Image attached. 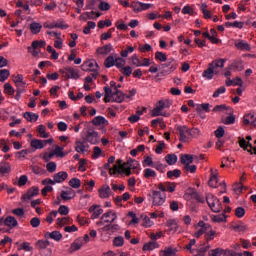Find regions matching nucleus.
<instances>
[{
    "mask_svg": "<svg viewBox=\"0 0 256 256\" xmlns=\"http://www.w3.org/2000/svg\"><path fill=\"white\" fill-rule=\"evenodd\" d=\"M239 146L241 147V149H244V151H248L250 155H253V151H254V155H256V147H253V144L249 142L247 143L245 138H239Z\"/></svg>",
    "mask_w": 256,
    "mask_h": 256,
    "instance_id": "1a4fd4ad",
    "label": "nucleus"
},
{
    "mask_svg": "<svg viewBox=\"0 0 256 256\" xmlns=\"http://www.w3.org/2000/svg\"><path fill=\"white\" fill-rule=\"evenodd\" d=\"M235 215L238 217V219H242V217H245V208L238 207L235 210Z\"/></svg>",
    "mask_w": 256,
    "mask_h": 256,
    "instance_id": "0e129e2a",
    "label": "nucleus"
},
{
    "mask_svg": "<svg viewBox=\"0 0 256 256\" xmlns=\"http://www.w3.org/2000/svg\"><path fill=\"white\" fill-rule=\"evenodd\" d=\"M120 73H122L124 77H131V74L133 73V68H131V66H125L120 69Z\"/></svg>",
    "mask_w": 256,
    "mask_h": 256,
    "instance_id": "8fccbe9b",
    "label": "nucleus"
},
{
    "mask_svg": "<svg viewBox=\"0 0 256 256\" xmlns=\"http://www.w3.org/2000/svg\"><path fill=\"white\" fill-rule=\"evenodd\" d=\"M218 182H219V180L217 179V174H215L213 169H211V177L208 181L209 187H213V188L217 187Z\"/></svg>",
    "mask_w": 256,
    "mask_h": 256,
    "instance_id": "f704fd0d",
    "label": "nucleus"
},
{
    "mask_svg": "<svg viewBox=\"0 0 256 256\" xmlns=\"http://www.w3.org/2000/svg\"><path fill=\"white\" fill-rule=\"evenodd\" d=\"M113 51V45L111 44H106L102 47L97 48L96 53L98 55H109Z\"/></svg>",
    "mask_w": 256,
    "mask_h": 256,
    "instance_id": "6ab92c4d",
    "label": "nucleus"
},
{
    "mask_svg": "<svg viewBox=\"0 0 256 256\" xmlns=\"http://www.w3.org/2000/svg\"><path fill=\"white\" fill-rule=\"evenodd\" d=\"M206 202L214 213H219L221 211V202L215 195L211 193L206 194Z\"/></svg>",
    "mask_w": 256,
    "mask_h": 256,
    "instance_id": "20e7f679",
    "label": "nucleus"
},
{
    "mask_svg": "<svg viewBox=\"0 0 256 256\" xmlns=\"http://www.w3.org/2000/svg\"><path fill=\"white\" fill-rule=\"evenodd\" d=\"M39 195V187L33 186L31 187L27 193L23 194L21 199L24 203H29L33 197H37Z\"/></svg>",
    "mask_w": 256,
    "mask_h": 256,
    "instance_id": "0eeeda50",
    "label": "nucleus"
},
{
    "mask_svg": "<svg viewBox=\"0 0 256 256\" xmlns=\"http://www.w3.org/2000/svg\"><path fill=\"white\" fill-rule=\"evenodd\" d=\"M216 231L211 229L209 232L205 234V239L209 243V241H213L215 239Z\"/></svg>",
    "mask_w": 256,
    "mask_h": 256,
    "instance_id": "052dcab7",
    "label": "nucleus"
},
{
    "mask_svg": "<svg viewBox=\"0 0 256 256\" xmlns=\"http://www.w3.org/2000/svg\"><path fill=\"white\" fill-rule=\"evenodd\" d=\"M9 78V70L3 69L0 71V81L3 82Z\"/></svg>",
    "mask_w": 256,
    "mask_h": 256,
    "instance_id": "338daca9",
    "label": "nucleus"
},
{
    "mask_svg": "<svg viewBox=\"0 0 256 256\" xmlns=\"http://www.w3.org/2000/svg\"><path fill=\"white\" fill-rule=\"evenodd\" d=\"M11 172V165H9V163L7 162H0V173H2V175H5L6 173H10Z\"/></svg>",
    "mask_w": 256,
    "mask_h": 256,
    "instance_id": "58836bf2",
    "label": "nucleus"
},
{
    "mask_svg": "<svg viewBox=\"0 0 256 256\" xmlns=\"http://www.w3.org/2000/svg\"><path fill=\"white\" fill-rule=\"evenodd\" d=\"M155 59H157V61H161V63H165V61H167V55L163 52L157 51L155 53Z\"/></svg>",
    "mask_w": 256,
    "mask_h": 256,
    "instance_id": "5fc2aeb1",
    "label": "nucleus"
},
{
    "mask_svg": "<svg viewBox=\"0 0 256 256\" xmlns=\"http://www.w3.org/2000/svg\"><path fill=\"white\" fill-rule=\"evenodd\" d=\"M111 99L114 103H123V101H125V93L119 89H116L113 92Z\"/></svg>",
    "mask_w": 256,
    "mask_h": 256,
    "instance_id": "ddd939ff",
    "label": "nucleus"
},
{
    "mask_svg": "<svg viewBox=\"0 0 256 256\" xmlns=\"http://www.w3.org/2000/svg\"><path fill=\"white\" fill-rule=\"evenodd\" d=\"M45 239H52L53 241H61L63 239V234L61 232L55 230L52 232H46L44 234Z\"/></svg>",
    "mask_w": 256,
    "mask_h": 256,
    "instance_id": "4468645a",
    "label": "nucleus"
},
{
    "mask_svg": "<svg viewBox=\"0 0 256 256\" xmlns=\"http://www.w3.org/2000/svg\"><path fill=\"white\" fill-rule=\"evenodd\" d=\"M178 65L179 64L176 62L175 59L173 58L168 59L166 63L161 64V69H167V70L161 71L156 75V77H164L165 74L169 75V73H173V71L177 69Z\"/></svg>",
    "mask_w": 256,
    "mask_h": 256,
    "instance_id": "f257e3e1",
    "label": "nucleus"
},
{
    "mask_svg": "<svg viewBox=\"0 0 256 256\" xmlns=\"http://www.w3.org/2000/svg\"><path fill=\"white\" fill-rule=\"evenodd\" d=\"M209 107H210L209 103L196 104V111L197 113H201V111H205L206 113H209V111H211Z\"/></svg>",
    "mask_w": 256,
    "mask_h": 256,
    "instance_id": "ea45409f",
    "label": "nucleus"
},
{
    "mask_svg": "<svg viewBox=\"0 0 256 256\" xmlns=\"http://www.w3.org/2000/svg\"><path fill=\"white\" fill-rule=\"evenodd\" d=\"M46 131H47V127H45V125H43V124H40V125L37 127V132L39 133V136H40L42 139H48L49 133H47Z\"/></svg>",
    "mask_w": 256,
    "mask_h": 256,
    "instance_id": "72a5a7b5",
    "label": "nucleus"
},
{
    "mask_svg": "<svg viewBox=\"0 0 256 256\" xmlns=\"http://www.w3.org/2000/svg\"><path fill=\"white\" fill-rule=\"evenodd\" d=\"M41 29H43V26L38 22H32L30 24V31L31 33H33V35H37L38 33H41Z\"/></svg>",
    "mask_w": 256,
    "mask_h": 256,
    "instance_id": "2f4dec72",
    "label": "nucleus"
},
{
    "mask_svg": "<svg viewBox=\"0 0 256 256\" xmlns=\"http://www.w3.org/2000/svg\"><path fill=\"white\" fill-rule=\"evenodd\" d=\"M23 117L24 119H26V121H29L30 123H35V121L39 119V115L32 112H25L23 114Z\"/></svg>",
    "mask_w": 256,
    "mask_h": 256,
    "instance_id": "c85d7f7f",
    "label": "nucleus"
},
{
    "mask_svg": "<svg viewBox=\"0 0 256 256\" xmlns=\"http://www.w3.org/2000/svg\"><path fill=\"white\" fill-rule=\"evenodd\" d=\"M139 161L129 158L122 166H121V173H124L126 177H130L131 175V170L137 169L139 167Z\"/></svg>",
    "mask_w": 256,
    "mask_h": 256,
    "instance_id": "7ed1b4c3",
    "label": "nucleus"
},
{
    "mask_svg": "<svg viewBox=\"0 0 256 256\" xmlns=\"http://www.w3.org/2000/svg\"><path fill=\"white\" fill-rule=\"evenodd\" d=\"M55 29H69V25L65 24V21L58 20L57 22H54Z\"/></svg>",
    "mask_w": 256,
    "mask_h": 256,
    "instance_id": "864d4df0",
    "label": "nucleus"
},
{
    "mask_svg": "<svg viewBox=\"0 0 256 256\" xmlns=\"http://www.w3.org/2000/svg\"><path fill=\"white\" fill-rule=\"evenodd\" d=\"M58 213L60 215H69V207L66 205H61L58 209Z\"/></svg>",
    "mask_w": 256,
    "mask_h": 256,
    "instance_id": "774afa93",
    "label": "nucleus"
},
{
    "mask_svg": "<svg viewBox=\"0 0 256 256\" xmlns=\"http://www.w3.org/2000/svg\"><path fill=\"white\" fill-rule=\"evenodd\" d=\"M33 149H43L45 144H43V140L33 139L30 143Z\"/></svg>",
    "mask_w": 256,
    "mask_h": 256,
    "instance_id": "4c0bfd02",
    "label": "nucleus"
},
{
    "mask_svg": "<svg viewBox=\"0 0 256 256\" xmlns=\"http://www.w3.org/2000/svg\"><path fill=\"white\" fill-rule=\"evenodd\" d=\"M69 186L72 187V189H79V187H81V180L78 178H72L69 182H68Z\"/></svg>",
    "mask_w": 256,
    "mask_h": 256,
    "instance_id": "c03bdc74",
    "label": "nucleus"
},
{
    "mask_svg": "<svg viewBox=\"0 0 256 256\" xmlns=\"http://www.w3.org/2000/svg\"><path fill=\"white\" fill-rule=\"evenodd\" d=\"M125 59L118 57L115 59V66L117 67V69H123V67H125Z\"/></svg>",
    "mask_w": 256,
    "mask_h": 256,
    "instance_id": "13d9d810",
    "label": "nucleus"
},
{
    "mask_svg": "<svg viewBox=\"0 0 256 256\" xmlns=\"http://www.w3.org/2000/svg\"><path fill=\"white\" fill-rule=\"evenodd\" d=\"M104 169L108 170L110 175H117V173L121 175V171L119 170V167H117L116 164L114 165V168H111V164L107 162L106 164H104Z\"/></svg>",
    "mask_w": 256,
    "mask_h": 256,
    "instance_id": "c756f323",
    "label": "nucleus"
},
{
    "mask_svg": "<svg viewBox=\"0 0 256 256\" xmlns=\"http://www.w3.org/2000/svg\"><path fill=\"white\" fill-rule=\"evenodd\" d=\"M144 177L145 179H151V177H157V172H155V170L153 169L146 168L144 170Z\"/></svg>",
    "mask_w": 256,
    "mask_h": 256,
    "instance_id": "09e8293b",
    "label": "nucleus"
},
{
    "mask_svg": "<svg viewBox=\"0 0 256 256\" xmlns=\"http://www.w3.org/2000/svg\"><path fill=\"white\" fill-rule=\"evenodd\" d=\"M104 65L106 69H111V67L115 66V58L113 56H108L104 61Z\"/></svg>",
    "mask_w": 256,
    "mask_h": 256,
    "instance_id": "37998d69",
    "label": "nucleus"
},
{
    "mask_svg": "<svg viewBox=\"0 0 256 256\" xmlns=\"http://www.w3.org/2000/svg\"><path fill=\"white\" fill-rule=\"evenodd\" d=\"M167 177H168V179H173V177H175L177 179V178L181 177V170H179V169L169 170L167 172Z\"/></svg>",
    "mask_w": 256,
    "mask_h": 256,
    "instance_id": "79ce46f5",
    "label": "nucleus"
},
{
    "mask_svg": "<svg viewBox=\"0 0 256 256\" xmlns=\"http://www.w3.org/2000/svg\"><path fill=\"white\" fill-rule=\"evenodd\" d=\"M75 195V190L69 188L67 191L62 190L60 197L63 201H71V199H74Z\"/></svg>",
    "mask_w": 256,
    "mask_h": 256,
    "instance_id": "dca6fc26",
    "label": "nucleus"
},
{
    "mask_svg": "<svg viewBox=\"0 0 256 256\" xmlns=\"http://www.w3.org/2000/svg\"><path fill=\"white\" fill-rule=\"evenodd\" d=\"M223 249L221 248H216L213 249L209 252V256H222L223 255Z\"/></svg>",
    "mask_w": 256,
    "mask_h": 256,
    "instance_id": "69168bd1",
    "label": "nucleus"
},
{
    "mask_svg": "<svg viewBox=\"0 0 256 256\" xmlns=\"http://www.w3.org/2000/svg\"><path fill=\"white\" fill-rule=\"evenodd\" d=\"M85 141L87 143H91V145H97L99 143V133L96 131H88L85 137Z\"/></svg>",
    "mask_w": 256,
    "mask_h": 256,
    "instance_id": "9d476101",
    "label": "nucleus"
},
{
    "mask_svg": "<svg viewBox=\"0 0 256 256\" xmlns=\"http://www.w3.org/2000/svg\"><path fill=\"white\" fill-rule=\"evenodd\" d=\"M47 45V42L45 40H35L32 42V46L28 47V53H31L33 49H39L41 47H45Z\"/></svg>",
    "mask_w": 256,
    "mask_h": 256,
    "instance_id": "393cba45",
    "label": "nucleus"
},
{
    "mask_svg": "<svg viewBox=\"0 0 256 256\" xmlns=\"http://www.w3.org/2000/svg\"><path fill=\"white\" fill-rule=\"evenodd\" d=\"M111 25H113V23L111 22V20L106 19V20H100L98 22V28L99 29H103V27H111Z\"/></svg>",
    "mask_w": 256,
    "mask_h": 256,
    "instance_id": "4d7b16f0",
    "label": "nucleus"
},
{
    "mask_svg": "<svg viewBox=\"0 0 256 256\" xmlns=\"http://www.w3.org/2000/svg\"><path fill=\"white\" fill-rule=\"evenodd\" d=\"M214 75H217V71H215L212 67L208 65V68L204 70L202 77H204V79H207L208 81H211Z\"/></svg>",
    "mask_w": 256,
    "mask_h": 256,
    "instance_id": "4be33fe9",
    "label": "nucleus"
},
{
    "mask_svg": "<svg viewBox=\"0 0 256 256\" xmlns=\"http://www.w3.org/2000/svg\"><path fill=\"white\" fill-rule=\"evenodd\" d=\"M177 135H179V139L182 143H187L190 134H189V128L186 125L183 126H177L176 127Z\"/></svg>",
    "mask_w": 256,
    "mask_h": 256,
    "instance_id": "423d86ee",
    "label": "nucleus"
},
{
    "mask_svg": "<svg viewBox=\"0 0 256 256\" xmlns=\"http://www.w3.org/2000/svg\"><path fill=\"white\" fill-rule=\"evenodd\" d=\"M99 197L101 199H109L111 195V187L109 185H103L99 190Z\"/></svg>",
    "mask_w": 256,
    "mask_h": 256,
    "instance_id": "2eb2a0df",
    "label": "nucleus"
},
{
    "mask_svg": "<svg viewBox=\"0 0 256 256\" xmlns=\"http://www.w3.org/2000/svg\"><path fill=\"white\" fill-rule=\"evenodd\" d=\"M154 249H159V245L157 244V241H150L143 246V251H153Z\"/></svg>",
    "mask_w": 256,
    "mask_h": 256,
    "instance_id": "7c9ffc66",
    "label": "nucleus"
},
{
    "mask_svg": "<svg viewBox=\"0 0 256 256\" xmlns=\"http://www.w3.org/2000/svg\"><path fill=\"white\" fill-rule=\"evenodd\" d=\"M135 51V47L133 46H127L125 50H122L120 52L121 57H129V53H133Z\"/></svg>",
    "mask_w": 256,
    "mask_h": 256,
    "instance_id": "6e6d98bb",
    "label": "nucleus"
},
{
    "mask_svg": "<svg viewBox=\"0 0 256 256\" xmlns=\"http://www.w3.org/2000/svg\"><path fill=\"white\" fill-rule=\"evenodd\" d=\"M225 63H227V59H216L212 61L209 66L215 71L219 67L223 69V67H225Z\"/></svg>",
    "mask_w": 256,
    "mask_h": 256,
    "instance_id": "412c9836",
    "label": "nucleus"
},
{
    "mask_svg": "<svg viewBox=\"0 0 256 256\" xmlns=\"http://www.w3.org/2000/svg\"><path fill=\"white\" fill-rule=\"evenodd\" d=\"M181 163L183 165H191V163H193V156L185 154L184 156L181 157Z\"/></svg>",
    "mask_w": 256,
    "mask_h": 256,
    "instance_id": "3c124183",
    "label": "nucleus"
},
{
    "mask_svg": "<svg viewBox=\"0 0 256 256\" xmlns=\"http://www.w3.org/2000/svg\"><path fill=\"white\" fill-rule=\"evenodd\" d=\"M212 221L214 223H225L227 221V216L225 214L212 216Z\"/></svg>",
    "mask_w": 256,
    "mask_h": 256,
    "instance_id": "49530a36",
    "label": "nucleus"
},
{
    "mask_svg": "<svg viewBox=\"0 0 256 256\" xmlns=\"http://www.w3.org/2000/svg\"><path fill=\"white\" fill-rule=\"evenodd\" d=\"M187 205L191 213L199 212V204L195 200H188Z\"/></svg>",
    "mask_w": 256,
    "mask_h": 256,
    "instance_id": "473e14b6",
    "label": "nucleus"
},
{
    "mask_svg": "<svg viewBox=\"0 0 256 256\" xmlns=\"http://www.w3.org/2000/svg\"><path fill=\"white\" fill-rule=\"evenodd\" d=\"M92 124L95 125L96 127L99 125H109V121L107 119H105V117H103V116H96L92 120Z\"/></svg>",
    "mask_w": 256,
    "mask_h": 256,
    "instance_id": "cd10ccee",
    "label": "nucleus"
},
{
    "mask_svg": "<svg viewBox=\"0 0 256 256\" xmlns=\"http://www.w3.org/2000/svg\"><path fill=\"white\" fill-rule=\"evenodd\" d=\"M4 90H5V93H7V95H14L15 94V89L9 83H6L4 85Z\"/></svg>",
    "mask_w": 256,
    "mask_h": 256,
    "instance_id": "e2e57ef3",
    "label": "nucleus"
},
{
    "mask_svg": "<svg viewBox=\"0 0 256 256\" xmlns=\"http://www.w3.org/2000/svg\"><path fill=\"white\" fill-rule=\"evenodd\" d=\"M4 225H6V227H17V225H19V223L17 222V219L13 216H8L4 219Z\"/></svg>",
    "mask_w": 256,
    "mask_h": 256,
    "instance_id": "bb28decb",
    "label": "nucleus"
},
{
    "mask_svg": "<svg viewBox=\"0 0 256 256\" xmlns=\"http://www.w3.org/2000/svg\"><path fill=\"white\" fill-rule=\"evenodd\" d=\"M177 253L173 248H166L165 250L160 251V256H175Z\"/></svg>",
    "mask_w": 256,
    "mask_h": 256,
    "instance_id": "de8ad7c7",
    "label": "nucleus"
},
{
    "mask_svg": "<svg viewBox=\"0 0 256 256\" xmlns=\"http://www.w3.org/2000/svg\"><path fill=\"white\" fill-rule=\"evenodd\" d=\"M229 69H236V71H243V62L241 61H234Z\"/></svg>",
    "mask_w": 256,
    "mask_h": 256,
    "instance_id": "603ef678",
    "label": "nucleus"
},
{
    "mask_svg": "<svg viewBox=\"0 0 256 256\" xmlns=\"http://www.w3.org/2000/svg\"><path fill=\"white\" fill-rule=\"evenodd\" d=\"M185 195L189 198V201L195 200L197 203H205V198L195 188H188Z\"/></svg>",
    "mask_w": 256,
    "mask_h": 256,
    "instance_id": "39448f33",
    "label": "nucleus"
},
{
    "mask_svg": "<svg viewBox=\"0 0 256 256\" xmlns=\"http://www.w3.org/2000/svg\"><path fill=\"white\" fill-rule=\"evenodd\" d=\"M165 161L168 165H175L177 163V155L175 154H167L165 156Z\"/></svg>",
    "mask_w": 256,
    "mask_h": 256,
    "instance_id": "a19ab883",
    "label": "nucleus"
},
{
    "mask_svg": "<svg viewBox=\"0 0 256 256\" xmlns=\"http://www.w3.org/2000/svg\"><path fill=\"white\" fill-rule=\"evenodd\" d=\"M167 227L170 228V233H177L179 229V224L176 219H169L166 222Z\"/></svg>",
    "mask_w": 256,
    "mask_h": 256,
    "instance_id": "b1692460",
    "label": "nucleus"
},
{
    "mask_svg": "<svg viewBox=\"0 0 256 256\" xmlns=\"http://www.w3.org/2000/svg\"><path fill=\"white\" fill-rule=\"evenodd\" d=\"M89 213H92V219H97L100 215H102L103 209L99 205H92L89 208Z\"/></svg>",
    "mask_w": 256,
    "mask_h": 256,
    "instance_id": "f3484780",
    "label": "nucleus"
},
{
    "mask_svg": "<svg viewBox=\"0 0 256 256\" xmlns=\"http://www.w3.org/2000/svg\"><path fill=\"white\" fill-rule=\"evenodd\" d=\"M54 179L56 183H63V181H65V179H67V177H69V174H67V172L65 171H60L56 174H54Z\"/></svg>",
    "mask_w": 256,
    "mask_h": 256,
    "instance_id": "a878e982",
    "label": "nucleus"
},
{
    "mask_svg": "<svg viewBox=\"0 0 256 256\" xmlns=\"http://www.w3.org/2000/svg\"><path fill=\"white\" fill-rule=\"evenodd\" d=\"M89 146L85 145V142L78 140L75 142V152L76 153H87V148Z\"/></svg>",
    "mask_w": 256,
    "mask_h": 256,
    "instance_id": "aec40b11",
    "label": "nucleus"
},
{
    "mask_svg": "<svg viewBox=\"0 0 256 256\" xmlns=\"http://www.w3.org/2000/svg\"><path fill=\"white\" fill-rule=\"evenodd\" d=\"M67 79H79V72H76L72 67H65Z\"/></svg>",
    "mask_w": 256,
    "mask_h": 256,
    "instance_id": "5701e85b",
    "label": "nucleus"
},
{
    "mask_svg": "<svg viewBox=\"0 0 256 256\" xmlns=\"http://www.w3.org/2000/svg\"><path fill=\"white\" fill-rule=\"evenodd\" d=\"M115 219H117V214L112 210L104 213L101 216V221H104V223H115Z\"/></svg>",
    "mask_w": 256,
    "mask_h": 256,
    "instance_id": "f8f14e48",
    "label": "nucleus"
},
{
    "mask_svg": "<svg viewBox=\"0 0 256 256\" xmlns=\"http://www.w3.org/2000/svg\"><path fill=\"white\" fill-rule=\"evenodd\" d=\"M148 197L152 199L153 207H161L165 203L167 196L161 191L153 190L152 193L148 194Z\"/></svg>",
    "mask_w": 256,
    "mask_h": 256,
    "instance_id": "f03ea898",
    "label": "nucleus"
},
{
    "mask_svg": "<svg viewBox=\"0 0 256 256\" xmlns=\"http://www.w3.org/2000/svg\"><path fill=\"white\" fill-rule=\"evenodd\" d=\"M234 45L240 51H251V45H249L245 40H236Z\"/></svg>",
    "mask_w": 256,
    "mask_h": 256,
    "instance_id": "a211bd4d",
    "label": "nucleus"
},
{
    "mask_svg": "<svg viewBox=\"0 0 256 256\" xmlns=\"http://www.w3.org/2000/svg\"><path fill=\"white\" fill-rule=\"evenodd\" d=\"M158 189L162 191V193H165V191H168V193H175V189H177V184L175 182L159 183Z\"/></svg>",
    "mask_w": 256,
    "mask_h": 256,
    "instance_id": "6e6552de",
    "label": "nucleus"
},
{
    "mask_svg": "<svg viewBox=\"0 0 256 256\" xmlns=\"http://www.w3.org/2000/svg\"><path fill=\"white\" fill-rule=\"evenodd\" d=\"M101 153H103V151L101 150V148L99 146L94 147L92 159H99V157L101 156Z\"/></svg>",
    "mask_w": 256,
    "mask_h": 256,
    "instance_id": "bf43d9fd",
    "label": "nucleus"
},
{
    "mask_svg": "<svg viewBox=\"0 0 256 256\" xmlns=\"http://www.w3.org/2000/svg\"><path fill=\"white\" fill-rule=\"evenodd\" d=\"M113 245L114 247H123V245H125V239L123 238V236L115 237L113 240Z\"/></svg>",
    "mask_w": 256,
    "mask_h": 256,
    "instance_id": "a18cd8bd",
    "label": "nucleus"
},
{
    "mask_svg": "<svg viewBox=\"0 0 256 256\" xmlns=\"http://www.w3.org/2000/svg\"><path fill=\"white\" fill-rule=\"evenodd\" d=\"M82 71H98L99 64L95 60L87 61L82 64Z\"/></svg>",
    "mask_w": 256,
    "mask_h": 256,
    "instance_id": "9b49d317",
    "label": "nucleus"
},
{
    "mask_svg": "<svg viewBox=\"0 0 256 256\" xmlns=\"http://www.w3.org/2000/svg\"><path fill=\"white\" fill-rule=\"evenodd\" d=\"M131 9H133L134 13H141L142 7H143V2L139 1H133L130 4Z\"/></svg>",
    "mask_w": 256,
    "mask_h": 256,
    "instance_id": "e433bc0d",
    "label": "nucleus"
},
{
    "mask_svg": "<svg viewBox=\"0 0 256 256\" xmlns=\"http://www.w3.org/2000/svg\"><path fill=\"white\" fill-rule=\"evenodd\" d=\"M83 247V240H76L70 246L71 253H75V251H79Z\"/></svg>",
    "mask_w": 256,
    "mask_h": 256,
    "instance_id": "c9c22d12",
    "label": "nucleus"
},
{
    "mask_svg": "<svg viewBox=\"0 0 256 256\" xmlns=\"http://www.w3.org/2000/svg\"><path fill=\"white\" fill-rule=\"evenodd\" d=\"M14 83L16 85H21V87H25L26 83L25 81H23V75L18 74L15 79H14Z\"/></svg>",
    "mask_w": 256,
    "mask_h": 256,
    "instance_id": "680f3d73",
    "label": "nucleus"
}]
</instances>
